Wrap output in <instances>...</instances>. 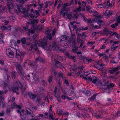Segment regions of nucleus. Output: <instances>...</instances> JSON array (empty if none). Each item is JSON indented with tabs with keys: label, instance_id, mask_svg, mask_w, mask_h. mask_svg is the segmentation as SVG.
I'll use <instances>...</instances> for the list:
<instances>
[{
	"label": "nucleus",
	"instance_id": "obj_32",
	"mask_svg": "<svg viewBox=\"0 0 120 120\" xmlns=\"http://www.w3.org/2000/svg\"><path fill=\"white\" fill-rule=\"evenodd\" d=\"M78 47L75 46L73 48V49L71 50V51H72L73 52L75 53L77 52V50L78 49Z\"/></svg>",
	"mask_w": 120,
	"mask_h": 120
},
{
	"label": "nucleus",
	"instance_id": "obj_42",
	"mask_svg": "<svg viewBox=\"0 0 120 120\" xmlns=\"http://www.w3.org/2000/svg\"><path fill=\"white\" fill-rule=\"evenodd\" d=\"M61 38L65 40H67V36L65 35L61 36Z\"/></svg>",
	"mask_w": 120,
	"mask_h": 120
},
{
	"label": "nucleus",
	"instance_id": "obj_14",
	"mask_svg": "<svg viewBox=\"0 0 120 120\" xmlns=\"http://www.w3.org/2000/svg\"><path fill=\"white\" fill-rule=\"evenodd\" d=\"M37 62H36V61L35 62H32L31 67L33 68H34V70H36L37 68Z\"/></svg>",
	"mask_w": 120,
	"mask_h": 120
},
{
	"label": "nucleus",
	"instance_id": "obj_45",
	"mask_svg": "<svg viewBox=\"0 0 120 120\" xmlns=\"http://www.w3.org/2000/svg\"><path fill=\"white\" fill-rule=\"evenodd\" d=\"M65 55L68 58H69L70 56V54L68 52H66L65 53Z\"/></svg>",
	"mask_w": 120,
	"mask_h": 120
},
{
	"label": "nucleus",
	"instance_id": "obj_23",
	"mask_svg": "<svg viewBox=\"0 0 120 120\" xmlns=\"http://www.w3.org/2000/svg\"><path fill=\"white\" fill-rule=\"evenodd\" d=\"M55 96L56 98L57 99V100L59 101V102H61V99L60 97V96L59 94H55Z\"/></svg>",
	"mask_w": 120,
	"mask_h": 120
},
{
	"label": "nucleus",
	"instance_id": "obj_6",
	"mask_svg": "<svg viewBox=\"0 0 120 120\" xmlns=\"http://www.w3.org/2000/svg\"><path fill=\"white\" fill-rule=\"evenodd\" d=\"M52 59L53 61H54V62L55 64V66L56 67L61 69L64 68L63 65H62L60 62L58 61L57 59L54 58H52Z\"/></svg>",
	"mask_w": 120,
	"mask_h": 120
},
{
	"label": "nucleus",
	"instance_id": "obj_60",
	"mask_svg": "<svg viewBox=\"0 0 120 120\" xmlns=\"http://www.w3.org/2000/svg\"><path fill=\"white\" fill-rule=\"evenodd\" d=\"M116 20L117 22L119 23H120V16H119L116 19Z\"/></svg>",
	"mask_w": 120,
	"mask_h": 120
},
{
	"label": "nucleus",
	"instance_id": "obj_49",
	"mask_svg": "<svg viewBox=\"0 0 120 120\" xmlns=\"http://www.w3.org/2000/svg\"><path fill=\"white\" fill-rule=\"evenodd\" d=\"M52 76H50L49 78L48 81L50 83L52 81Z\"/></svg>",
	"mask_w": 120,
	"mask_h": 120
},
{
	"label": "nucleus",
	"instance_id": "obj_36",
	"mask_svg": "<svg viewBox=\"0 0 120 120\" xmlns=\"http://www.w3.org/2000/svg\"><path fill=\"white\" fill-rule=\"evenodd\" d=\"M25 12L24 13H23L24 14H25L26 13H27L26 15L27 16H28L29 17H30V14L29 13H28V11H29V9H28L26 10H25Z\"/></svg>",
	"mask_w": 120,
	"mask_h": 120
},
{
	"label": "nucleus",
	"instance_id": "obj_22",
	"mask_svg": "<svg viewBox=\"0 0 120 120\" xmlns=\"http://www.w3.org/2000/svg\"><path fill=\"white\" fill-rule=\"evenodd\" d=\"M110 11L108 10H107L105 11V12H103V13L105 15H106L107 16H109L110 15Z\"/></svg>",
	"mask_w": 120,
	"mask_h": 120
},
{
	"label": "nucleus",
	"instance_id": "obj_10",
	"mask_svg": "<svg viewBox=\"0 0 120 120\" xmlns=\"http://www.w3.org/2000/svg\"><path fill=\"white\" fill-rule=\"evenodd\" d=\"M26 114L29 116L31 117H33L34 116V115L33 114V112L28 108H26Z\"/></svg>",
	"mask_w": 120,
	"mask_h": 120
},
{
	"label": "nucleus",
	"instance_id": "obj_53",
	"mask_svg": "<svg viewBox=\"0 0 120 120\" xmlns=\"http://www.w3.org/2000/svg\"><path fill=\"white\" fill-rule=\"evenodd\" d=\"M1 28L3 30H8V28L5 26H2Z\"/></svg>",
	"mask_w": 120,
	"mask_h": 120
},
{
	"label": "nucleus",
	"instance_id": "obj_21",
	"mask_svg": "<svg viewBox=\"0 0 120 120\" xmlns=\"http://www.w3.org/2000/svg\"><path fill=\"white\" fill-rule=\"evenodd\" d=\"M6 9V7L4 6L1 5H0V13L3 12Z\"/></svg>",
	"mask_w": 120,
	"mask_h": 120
},
{
	"label": "nucleus",
	"instance_id": "obj_39",
	"mask_svg": "<svg viewBox=\"0 0 120 120\" xmlns=\"http://www.w3.org/2000/svg\"><path fill=\"white\" fill-rule=\"evenodd\" d=\"M16 104L14 102L11 105L10 108L11 109L13 108L15 106H16Z\"/></svg>",
	"mask_w": 120,
	"mask_h": 120
},
{
	"label": "nucleus",
	"instance_id": "obj_12",
	"mask_svg": "<svg viewBox=\"0 0 120 120\" xmlns=\"http://www.w3.org/2000/svg\"><path fill=\"white\" fill-rule=\"evenodd\" d=\"M15 85L13 86L12 88V90L13 92H16V91H18L19 88L18 86V85L17 83H16V82H15Z\"/></svg>",
	"mask_w": 120,
	"mask_h": 120
},
{
	"label": "nucleus",
	"instance_id": "obj_17",
	"mask_svg": "<svg viewBox=\"0 0 120 120\" xmlns=\"http://www.w3.org/2000/svg\"><path fill=\"white\" fill-rule=\"evenodd\" d=\"M28 93L29 94L28 96L30 98L33 99H34L35 98L36 95L35 94H32L29 92V93Z\"/></svg>",
	"mask_w": 120,
	"mask_h": 120
},
{
	"label": "nucleus",
	"instance_id": "obj_20",
	"mask_svg": "<svg viewBox=\"0 0 120 120\" xmlns=\"http://www.w3.org/2000/svg\"><path fill=\"white\" fill-rule=\"evenodd\" d=\"M67 6H66L65 5H64V6L63 8H62L60 12V14H61L63 13V11H68V9L67 8Z\"/></svg>",
	"mask_w": 120,
	"mask_h": 120
},
{
	"label": "nucleus",
	"instance_id": "obj_18",
	"mask_svg": "<svg viewBox=\"0 0 120 120\" xmlns=\"http://www.w3.org/2000/svg\"><path fill=\"white\" fill-rule=\"evenodd\" d=\"M107 4H106L105 7L106 8H108L109 7H111L112 5V3H110V0H107Z\"/></svg>",
	"mask_w": 120,
	"mask_h": 120
},
{
	"label": "nucleus",
	"instance_id": "obj_38",
	"mask_svg": "<svg viewBox=\"0 0 120 120\" xmlns=\"http://www.w3.org/2000/svg\"><path fill=\"white\" fill-rule=\"evenodd\" d=\"M63 111L62 110L60 109H58L57 110V113L59 115H60L63 113Z\"/></svg>",
	"mask_w": 120,
	"mask_h": 120
},
{
	"label": "nucleus",
	"instance_id": "obj_58",
	"mask_svg": "<svg viewBox=\"0 0 120 120\" xmlns=\"http://www.w3.org/2000/svg\"><path fill=\"white\" fill-rule=\"evenodd\" d=\"M17 1L22 4H23L25 2L23 0H18Z\"/></svg>",
	"mask_w": 120,
	"mask_h": 120
},
{
	"label": "nucleus",
	"instance_id": "obj_1",
	"mask_svg": "<svg viewBox=\"0 0 120 120\" xmlns=\"http://www.w3.org/2000/svg\"><path fill=\"white\" fill-rule=\"evenodd\" d=\"M47 37L48 39H44L41 41H40L39 40H37L36 41V43H33V44L30 43L28 46V47L29 48L28 49L29 50L33 51L35 50L37 52H39V50L37 46V44L39 45L44 48H45L47 46H50L51 45L50 44L49 45V46L48 45L47 46V42L48 41H49V43H48L49 44L50 41H51L52 38L51 34H50L47 35Z\"/></svg>",
	"mask_w": 120,
	"mask_h": 120
},
{
	"label": "nucleus",
	"instance_id": "obj_48",
	"mask_svg": "<svg viewBox=\"0 0 120 120\" xmlns=\"http://www.w3.org/2000/svg\"><path fill=\"white\" fill-rule=\"evenodd\" d=\"M42 28L41 27L39 28V27L37 26H35V28H34V29L36 30V29L38 30H39V31H41L42 30Z\"/></svg>",
	"mask_w": 120,
	"mask_h": 120
},
{
	"label": "nucleus",
	"instance_id": "obj_55",
	"mask_svg": "<svg viewBox=\"0 0 120 120\" xmlns=\"http://www.w3.org/2000/svg\"><path fill=\"white\" fill-rule=\"evenodd\" d=\"M61 98L64 100L66 98V96L65 95L62 94L61 95Z\"/></svg>",
	"mask_w": 120,
	"mask_h": 120
},
{
	"label": "nucleus",
	"instance_id": "obj_24",
	"mask_svg": "<svg viewBox=\"0 0 120 120\" xmlns=\"http://www.w3.org/2000/svg\"><path fill=\"white\" fill-rule=\"evenodd\" d=\"M96 96V95L94 94L93 96H92L90 98H89L88 100L90 101H93L95 98Z\"/></svg>",
	"mask_w": 120,
	"mask_h": 120
},
{
	"label": "nucleus",
	"instance_id": "obj_15",
	"mask_svg": "<svg viewBox=\"0 0 120 120\" xmlns=\"http://www.w3.org/2000/svg\"><path fill=\"white\" fill-rule=\"evenodd\" d=\"M82 92L87 96H89L91 94L90 92L89 91L86 90H82Z\"/></svg>",
	"mask_w": 120,
	"mask_h": 120
},
{
	"label": "nucleus",
	"instance_id": "obj_41",
	"mask_svg": "<svg viewBox=\"0 0 120 120\" xmlns=\"http://www.w3.org/2000/svg\"><path fill=\"white\" fill-rule=\"evenodd\" d=\"M39 12L38 10H35L34 11L35 14L38 16L40 15Z\"/></svg>",
	"mask_w": 120,
	"mask_h": 120
},
{
	"label": "nucleus",
	"instance_id": "obj_25",
	"mask_svg": "<svg viewBox=\"0 0 120 120\" xmlns=\"http://www.w3.org/2000/svg\"><path fill=\"white\" fill-rule=\"evenodd\" d=\"M26 38H22L21 39V41L22 44H24L26 43Z\"/></svg>",
	"mask_w": 120,
	"mask_h": 120
},
{
	"label": "nucleus",
	"instance_id": "obj_19",
	"mask_svg": "<svg viewBox=\"0 0 120 120\" xmlns=\"http://www.w3.org/2000/svg\"><path fill=\"white\" fill-rule=\"evenodd\" d=\"M35 60L36 62H37L39 61L41 62H43L44 61V60L40 56H38L36 58Z\"/></svg>",
	"mask_w": 120,
	"mask_h": 120
},
{
	"label": "nucleus",
	"instance_id": "obj_64",
	"mask_svg": "<svg viewBox=\"0 0 120 120\" xmlns=\"http://www.w3.org/2000/svg\"><path fill=\"white\" fill-rule=\"evenodd\" d=\"M77 68L79 69H80L81 70H83L84 67L83 66L77 67Z\"/></svg>",
	"mask_w": 120,
	"mask_h": 120
},
{
	"label": "nucleus",
	"instance_id": "obj_44",
	"mask_svg": "<svg viewBox=\"0 0 120 120\" xmlns=\"http://www.w3.org/2000/svg\"><path fill=\"white\" fill-rule=\"evenodd\" d=\"M115 71H115V70L114 68L113 69L110 70L109 71V72L111 74H113L114 73V72Z\"/></svg>",
	"mask_w": 120,
	"mask_h": 120
},
{
	"label": "nucleus",
	"instance_id": "obj_40",
	"mask_svg": "<svg viewBox=\"0 0 120 120\" xmlns=\"http://www.w3.org/2000/svg\"><path fill=\"white\" fill-rule=\"evenodd\" d=\"M53 112H52V113H51V112H49V118L51 119H52L53 118V117L52 116Z\"/></svg>",
	"mask_w": 120,
	"mask_h": 120
},
{
	"label": "nucleus",
	"instance_id": "obj_13",
	"mask_svg": "<svg viewBox=\"0 0 120 120\" xmlns=\"http://www.w3.org/2000/svg\"><path fill=\"white\" fill-rule=\"evenodd\" d=\"M16 83H17L18 85V86L19 87H21V91L22 93H24L26 89V88L25 87H23V86L22 85L21 83L18 80V81H16Z\"/></svg>",
	"mask_w": 120,
	"mask_h": 120
},
{
	"label": "nucleus",
	"instance_id": "obj_54",
	"mask_svg": "<svg viewBox=\"0 0 120 120\" xmlns=\"http://www.w3.org/2000/svg\"><path fill=\"white\" fill-rule=\"evenodd\" d=\"M37 21V19H34L33 20L31 21V24H34Z\"/></svg>",
	"mask_w": 120,
	"mask_h": 120
},
{
	"label": "nucleus",
	"instance_id": "obj_4",
	"mask_svg": "<svg viewBox=\"0 0 120 120\" xmlns=\"http://www.w3.org/2000/svg\"><path fill=\"white\" fill-rule=\"evenodd\" d=\"M66 15L68 17V19H77L78 18L79 16L77 14H74L72 15L70 12H66Z\"/></svg>",
	"mask_w": 120,
	"mask_h": 120
},
{
	"label": "nucleus",
	"instance_id": "obj_43",
	"mask_svg": "<svg viewBox=\"0 0 120 120\" xmlns=\"http://www.w3.org/2000/svg\"><path fill=\"white\" fill-rule=\"evenodd\" d=\"M70 38H71L72 39H73L74 41L75 38V34H71Z\"/></svg>",
	"mask_w": 120,
	"mask_h": 120
},
{
	"label": "nucleus",
	"instance_id": "obj_62",
	"mask_svg": "<svg viewBox=\"0 0 120 120\" xmlns=\"http://www.w3.org/2000/svg\"><path fill=\"white\" fill-rule=\"evenodd\" d=\"M120 66H117L116 68H114V69L115 70V71H116L119 70V68H120Z\"/></svg>",
	"mask_w": 120,
	"mask_h": 120
},
{
	"label": "nucleus",
	"instance_id": "obj_9",
	"mask_svg": "<svg viewBox=\"0 0 120 120\" xmlns=\"http://www.w3.org/2000/svg\"><path fill=\"white\" fill-rule=\"evenodd\" d=\"M16 54L17 58L20 60H21L23 58L25 54V53L24 52L21 51L20 52H19V53H17V52L16 51Z\"/></svg>",
	"mask_w": 120,
	"mask_h": 120
},
{
	"label": "nucleus",
	"instance_id": "obj_61",
	"mask_svg": "<svg viewBox=\"0 0 120 120\" xmlns=\"http://www.w3.org/2000/svg\"><path fill=\"white\" fill-rule=\"evenodd\" d=\"M26 64V63H25V62L24 63H23V67L25 69H27L28 68L26 67V65H25Z\"/></svg>",
	"mask_w": 120,
	"mask_h": 120
},
{
	"label": "nucleus",
	"instance_id": "obj_2",
	"mask_svg": "<svg viewBox=\"0 0 120 120\" xmlns=\"http://www.w3.org/2000/svg\"><path fill=\"white\" fill-rule=\"evenodd\" d=\"M15 65L19 74L24 77H26V74L23 71L21 64L17 63L15 64Z\"/></svg>",
	"mask_w": 120,
	"mask_h": 120
},
{
	"label": "nucleus",
	"instance_id": "obj_7",
	"mask_svg": "<svg viewBox=\"0 0 120 120\" xmlns=\"http://www.w3.org/2000/svg\"><path fill=\"white\" fill-rule=\"evenodd\" d=\"M6 52L7 56L9 58H13V57L14 53L10 48L7 49Z\"/></svg>",
	"mask_w": 120,
	"mask_h": 120
},
{
	"label": "nucleus",
	"instance_id": "obj_63",
	"mask_svg": "<svg viewBox=\"0 0 120 120\" xmlns=\"http://www.w3.org/2000/svg\"><path fill=\"white\" fill-rule=\"evenodd\" d=\"M50 1H47L45 2V4L46 5L49 6L50 5Z\"/></svg>",
	"mask_w": 120,
	"mask_h": 120
},
{
	"label": "nucleus",
	"instance_id": "obj_28",
	"mask_svg": "<svg viewBox=\"0 0 120 120\" xmlns=\"http://www.w3.org/2000/svg\"><path fill=\"white\" fill-rule=\"evenodd\" d=\"M79 110H81L82 112L84 113H86L87 112V110L86 109H85V108L79 107Z\"/></svg>",
	"mask_w": 120,
	"mask_h": 120
},
{
	"label": "nucleus",
	"instance_id": "obj_56",
	"mask_svg": "<svg viewBox=\"0 0 120 120\" xmlns=\"http://www.w3.org/2000/svg\"><path fill=\"white\" fill-rule=\"evenodd\" d=\"M35 28V27H34ZM34 30H29V32H28L29 33H31L32 34H34V33L35 32L34 30H35L34 29Z\"/></svg>",
	"mask_w": 120,
	"mask_h": 120
},
{
	"label": "nucleus",
	"instance_id": "obj_35",
	"mask_svg": "<svg viewBox=\"0 0 120 120\" xmlns=\"http://www.w3.org/2000/svg\"><path fill=\"white\" fill-rule=\"evenodd\" d=\"M11 75L12 78L13 79H15L16 78V75L15 73L14 72H13L11 73Z\"/></svg>",
	"mask_w": 120,
	"mask_h": 120
},
{
	"label": "nucleus",
	"instance_id": "obj_16",
	"mask_svg": "<svg viewBox=\"0 0 120 120\" xmlns=\"http://www.w3.org/2000/svg\"><path fill=\"white\" fill-rule=\"evenodd\" d=\"M20 117L21 120H29L28 118L26 117L25 114H21L20 115Z\"/></svg>",
	"mask_w": 120,
	"mask_h": 120
},
{
	"label": "nucleus",
	"instance_id": "obj_31",
	"mask_svg": "<svg viewBox=\"0 0 120 120\" xmlns=\"http://www.w3.org/2000/svg\"><path fill=\"white\" fill-rule=\"evenodd\" d=\"M106 113V110H102L101 112H99L100 114H101L102 115V116H103L104 114H105Z\"/></svg>",
	"mask_w": 120,
	"mask_h": 120
},
{
	"label": "nucleus",
	"instance_id": "obj_29",
	"mask_svg": "<svg viewBox=\"0 0 120 120\" xmlns=\"http://www.w3.org/2000/svg\"><path fill=\"white\" fill-rule=\"evenodd\" d=\"M68 41L70 44L72 43V45H73V44H74L75 43L73 39H72L70 37L69 38Z\"/></svg>",
	"mask_w": 120,
	"mask_h": 120
},
{
	"label": "nucleus",
	"instance_id": "obj_50",
	"mask_svg": "<svg viewBox=\"0 0 120 120\" xmlns=\"http://www.w3.org/2000/svg\"><path fill=\"white\" fill-rule=\"evenodd\" d=\"M4 97H2V96H0V102L1 103L3 102V101L4 100Z\"/></svg>",
	"mask_w": 120,
	"mask_h": 120
},
{
	"label": "nucleus",
	"instance_id": "obj_34",
	"mask_svg": "<svg viewBox=\"0 0 120 120\" xmlns=\"http://www.w3.org/2000/svg\"><path fill=\"white\" fill-rule=\"evenodd\" d=\"M86 9L89 12H93L91 10V7L88 6H86Z\"/></svg>",
	"mask_w": 120,
	"mask_h": 120
},
{
	"label": "nucleus",
	"instance_id": "obj_8",
	"mask_svg": "<svg viewBox=\"0 0 120 120\" xmlns=\"http://www.w3.org/2000/svg\"><path fill=\"white\" fill-rule=\"evenodd\" d=\"M16 42L15 41L13 40L12 41L11 40L10 44L11 47L17 49H18L19 47Z\"/></svg>",
	"mask_w": 120,
	"mask_h": 120
},
{
	"label": "nucleus",
	"instance_id": "obj_26",
	"mask_svg": "<svg viewBox=\"0 0 120 120\" xmlns=\"http://www.w3.org/2000/svg\"><path fill=\"white\" fill-rule=\"evenodd\" d=\"M7 4L8 6V9L9 12L11 13V8L10 6V4L9 3H7Z\"/></svg>",
	"mask_w": 120,
	"mask_h": 120
},
{
	"label": "nucleus",
	"instance_id": "obj_11",
	"mask_svg": "<svg viewBox=\"0 0 120 120\" xmlns=\"http://www.w3.org/2000/svg\"><path fill=\"white\" fill-rule=\"evenodd\" d=\"M16 6L19 12H22L23 13H24L25 10L22 7V5H20L19 6L18 5H17Z\"/></svg>",
	"mask_w": 120,
	"mask_h": 120
},
{
	"label": "nucleus",
	"instance_id": "obj_59",
	"mask_svg": "<svg viewBox=\"0 0 120 120\" xmlns=\"http://www.w3.org/2000/svg\"><path fill=\"white\" fill-rule=\"evenodd\" d=\"M24 29L25 31H28V32H29V30H30V29H28V27L26 26L24 27Z\"/></svg>",
	"mask_w": 120,
	"mask_h": 120
},
{
	"label": "nucleus",
	"instance_id": "obj_46",
	"mask_svg": "<svg viewBox=\"0 0 120 120\" xmlns=\"http://www.w3.org/2000/svg\"><path fill=\"white\" fill-rule=\"evenodd\" d=\"M58 50L59 51L61 52L62 53H64V52L66 51L65 49H62L61 48H59L58 49Z\"/></svg>",
	"mask_w": 120,
	"mask_h": 120
},
{
	"label": "nucleus",
	"instance_id": "obj_30",
	"mask_svg": "<svg viewBox=\"0 0 120 120\" xmlns=\"http://www.w3.org/2000/svg\"><path fill=\"white\" fill-rule=\"evenodd\" d=\"M25 62V63H26L27 64H28L29 65H30L31 66V63H32L31 61L28 60H27Z\"/></svg>",
	"mask_w": 120,
	"mask_h": 120
},
{
	"label": "nucleus",
	"instance_id": "obj_37",
	"mask_svg": "<svg viewBox=\"0 0 120 120\" xmlns=\"http://www.w3.org/2000/svg\"><path fill=\"white\" fill-rule=\"evenodd\" d=\"M8 91V90H6L4 91H0V94L1 95H2L4 94V93L6 94L7 93Z\"/></svg>",
	"mask_w": 120,
	"mask_h": 120
},
{
	"label": "nucleus",
	"instance_id": "obj_27",
	"mask_svg": "<svg viewBox=\"0 0 120 120\" xmlns=\"http://www.w3.org/2000/svg\"><path fill=\"white\" fill-rule=\"evenodd\" d=\"M92 59H88L86 57L83 61L85 63H88L89 62H90V61H92Z\"/></svg>",
	"mask_w": 120,
	"mask_h": 120
},
{
	"label": "nucleus",
	"instance_id": "obj_51",
	"mask_svg": "<svg viewBox=\"0 0 120 120\" xmlns=\"http://www.w3.org/2000/svg\"><path fill=\"white\" fill-rule=\"evenodd\" d=\"M97 6L99 8H102L103 7V4H98Z\"/></svg>",
	"mask_w": 120,
	"mask_h": 120
},
{
	"label": "nucleus",
	"instance_id": "obj_47",
	"mask_svg": "<svg viewBox=\"0 0 120 120\" xmlns=\"http://www.w3.org/2000/svg\"><path fill=\"white\" fill-rule=\"evenodd\" d=\"M85 57L83 56L82 55H80L79 56V58L80 59L82 60L83 61H84V60H85Z\"/></svg>",
	"mask_w": 120,
	"mask_h": 120
},
{
	"label": "nucleus",
	"instance_id": "obj_5",
	"mask_svg": "<svg viewBox=\"0 0 120 120\" xmlns=\"http://www.w3.org/2000/svg\"><path fill=\"white\" fill-rule=\"evenodd\" d=\"M92 79V82L93 83L96 84L97 86L103 85V83L101 82L98 78L95 76L93 77Z\"/></svg>",
	"mask_w": 120,
	"mask_h": 120
},
{
	"label": "nucleus",
	"instance_id": "obj_57",
	"mask_svg": "<svg viewBox=\"0 0 120 120\" xmlns=\"http://www.w3.org/2000/svg\"><path fill=\"white\" fill-rule=\"evenodd\" d=\"M28 93H29V92H26L24 94H23L24 96L26 98H27V96L28 95Z\"/></svg>",
	"mask_w": 120,
	"mask_h": 120
},
{
	"label": "nucleus",
	"instance_id": "obj_3",
	"mask_svg": "<svg viewBox=\"0 0 120 120\" xmlns=\"http://www.w3.org/2000/svg\"><path fill=\"white\" fill-rule=\"evenodd\" d=\"M103 83V85L102 86H103L102 87V88L105 90H111L112 89V88L113 87L114 85V84L110 83L108 84H107L106 82Z\"/></svg>",
	"mask_w": 120,
	"mask_h": 120
},
{
	"label": "nucleus",
	"instance_id": "obj_52",
	"mask_svg": "<svg viewBox=\"0 0 120 120\" xmlns=\"http://www.w3.org/2000/svg\"><path fill=\"white\" fill-rule=\"evenodd\" d=\"M5 113L4 111V110H2L1 112L0 113V116H4Z\"/></svg>",
	"mask_w": 120,
	"mask_h": 120
},
{
	"label": "nucleus",
	"instance_id": "obj_33",
	"mask_svg": "<svg viewBox=\"0 0 120 120\" xmlns=\"http://www.w3.org/2000/svg\"><path fill=\"white\" fill-rule=\"evenodd\" d=\"M94 116L96 117L97 118H100V117H103L101 114H100L99 113V114H95L94 115Z\"/></svg>",
	"mask_w": 120,
	"mask_h": 120
}]
</instances>
